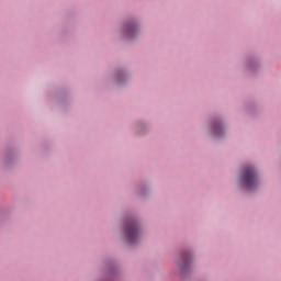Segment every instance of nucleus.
I'll use <instances>...</instances> for the list:
<instances>
[{
    "mask_svg": "<svg viewBox=\"0 0 281 281\" xmlns=\"http://www.w3.org/2000/svg\"><path fill=\"white\" fill-rule=\"evenodd\" d=\"M127 32V36L131 38L133 37V35L135 34V32H137V25L135 24H130L126 29Z\"/></svg>",
    "mask_w": 281,
    "mask_h": 281,
    "instance_id": "obj_3",
    "label": "nucleus"
},
{
    "mask_svg": "<svg viewBox=\"0 0 281 281\" xmlns=\"http://www.w3.org/2000/svg\"><path fill=\"white\" fill-rule=\"evenodd\" d=\"M240 181L245 188L251 190L258 186V178L256 177V170L252 167H245L240 177Z\"/></svg>",
    "mask_w": 281,
    "mask_h": 281,
    "instance_id": "obj_1",
    "label": "nucleus"
},
{
    "mask_svg": "<svg viewBox=\"0 0 281 281\" xmlns=\"http://www.w3.org/2000/svg\"><path fill=\"white\" fill-rule=\"evenodd\" d=\"M125 236L127 243L130 245H134L136 240L139 239V227L137 226V223L130 222L125 227Z\"/></svg>",
    "mask_w": 281,
    "mask_h": 281,
    "instance_id": "obj_2",
    "label": "nucleus"
},
{
    "mask_svg": "<svg viewBox=\"0 0 281 281\" xmlns=\"http://www.w3.org/2000/svg\"><path fill=\"white\" fill-rule=\"evenodd\" d=\"M213 133L214 135H221V133H223V125H221V123H217L213 126Z\"/></svg>",
    "mask_w": 281,
    "mask_h": 281,
    "instance_id": "obj_4",
    "label": "nucleus"
},
{
    "mask_svg": "<svg viewBox=\"0 0 281 281\" xmlns=\"http://www.w3.org/2000/svg\"><path fill=\"white\" fill-rule=\"evenodd\" d=\"M184 262H188V258H184Z\"/></svg>",
    "mask_w": 281,
    "mask_h": 281,
    "instance_id": "obj_5",
    "label": "nucleus"
}]
</instances>
